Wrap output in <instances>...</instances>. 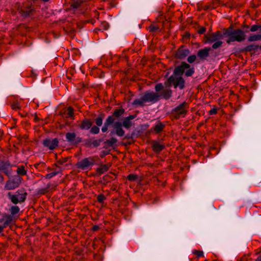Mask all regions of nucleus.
<instances>
[{"label": "nucleus", "mask_w": 261, "mask_h": 261, "mask_svg": "<svg viewBox=\"0 0 261 261\" xmlns=\"http://www.w3.org/2000/svg\"><path fill=\"white\" fill-rule=\"evenodd\" d=\"M34 10L31 7L27 8L26 9H22L20 11L21 15L24 17L30 16L33 14Z\"/></svg>", "instance_id": "nucleus-22"}, {"label": "nucleus", "mask_w": 261, "mask_h": 261, "mask_svg": "<svg viewBox=\"0 0 261 261\" xmlns=\"http://www.w3.org/2000/svg\"><path fill=\"white\" fill-rule=\"evenodd\" d=\"M190 54L189 49L184 45L180 46L176 51L175 57L179 60L185 59Z\"/></svg>", "instance_id": "nucleus-10"}, {"label": "nucleus", "mask_w": 261, "mask_h": 261, "mask_svg": "<svg viewBox=\"0 0 261 261\" xmlns=\"http://www.w3.org/2000/svg\"><path fill=\"white\" fill-rule=\"evenodd\" d=\"M239 261H248L247 257L246 256H243Z\"/></svg>", "instance_id": "nucleus-50"}, {"label": "nucleus", "mask_w": 261, "mask_h": 261, "mask_svg": "<svg viewBox=\"0 0 261 261\" xmlns=\"http://www.w3.org/2000/svg\"><path fill=\"white\" fill-rule=\"evenodd\" d=\"M43 145L50 150L55 149L59 144V140L57 138L50 139L46 138L42 142Z\"/></svg>", "instance_id": "nucleus-11"}, {"label": "nucleus", "mask_w": 261, "mask_h": 261, "mask_svg": "<svg viewBox=\"0 0 261 261\" xmlns=\"http://www.w3.org/2000/svg\"><path fill=\"white\" fill-rule=\"evenodd\" d=\"M165 127V124L161 121H158V123L152 128L154 132L159 134L161 133Z\"/></svg>", "instance_id": "nucleus-20"}, {"label": "nucleus", "mask_w": 261, "mask_h": 261, "mask_svg": "<svg viewBox=\"0 0 261 261\" xmlns=\"http://www.w3.org/2000/svg\"><path fill=\"white\" fill-rule=\"evenodd\" d=\"M82 3L83 1L82 0H77L72 3L71 7L73 9H77L81 6Z\"/></svg>", "instance_id": "nucleus-33"}, {"label": "nucleus", "mask_w": 261, "mask_h": 261, "mask_svg": "<svg viewBox=\"0 0 261 261\" xmlns=\"http://www.w3.org/2000/svg\"><path fill=\"white\" fill-rule=\"evenodd\" d=\"M40 165H44V163H39L35 164L34 166L36 168H38Z\"/></svg>", "instance_id": "nucleus-49"}, {"label": "nucleus", "mask_w": 261, "mask_h": 261, "mask_svg": "<svg viewBox=\"0 0 261 261\" xmlns=\"http://www.w3.org/2000/svg\"><path fill=\"white\" fill-rule=\"evenodd\" d=\"M97 156H91L79 161L75 165L77 168L82 170H90L98 160Z\"/></svg>", "instance_id": "nucleus-4"}, {"label": "nucleus", "mask_w": 261, "mask_h": 261, "mask_svg": "<svg viewBox=\"0 0 261 261\" xmlns=\"http://www.w3.org/2000/svg\"><path fill=\"white\" fill-rule=\"evenodd\" d=\"M51 186L52 185L50 184H48L45 188L39 189L38 190L37 193L40 195L46 193L49 191Z\"/></svg>", "instance_id": "nucleus-29"}, {"label": "nucleus", "mask_w": 261, "mask_h": 261, "mask_svg": "<svg viewBox=\"0 0 261 261\" xmlns=\"http://www.w3.org/2000/svg\"><path fill=\"white\" fill-rule=\"evenodd\" d=\"M23 179L19 175H14L11 179L6 181L4 187L5 190H11L18 188L22 182Z\"/></svg>", "instance_id": "nucleus-7"}, {"label": "nucleus", "mask_w": 261, "mask_h": 261, "mask_svg": "<svg viewBox=\"0 0 261 261\" xmlns=\"http://www.w3.org/2000/svg\"><path fill=\"white\" fill-rule=\"evenodd\" d=\"M100 132V129L97 126H92L90 130V133L92 134H98Z\"/></svg>", "instance_id": "nucleus-34"}, {"label": "nucleus", "mask_w": 261, "mask_h": 261, "mask_svg": "<svg viewBox=\"0 0 261 261\" xmlns=\"http://www.w3.org/2000/svg\"><path fill=\"white\" fill-rule=\"evenodd\" d=\"M12 165L9 161L0 160V171L3 172L6 175L9 176L10 172L9 169H10Z\"/></svg>", "instance_id": "nucleus-13"}, {"label": "nucleus", "mask_w": 261, "mask_h": 261, "mask_svg": "<svg viewBox=\"0 0 261 261\" xmlns=\"http://www.w3.org/2000/svg\"><path fill=\"white\" fill-rule=\"evenodd\" d=\"M256 261H261V255H259L257 257V258L256 259Z\"/></svg>", "instance_id": "nucleus-52"}, {"label": "nucleus", "mask_w": 261, "mask_h": 261, "mask_svg": "<svg viewBox=\"0 0 261 261\" xmlns=\"http://www.w3.org/2000/svg\"><path fill=\"white\" fill-rule=\"evenodd\" d=\"M259 48L258 45L254 44H250L246 46L243 49V51L246 52H250L256 50Z\"/></svg>", "instance_id": "nucleus-25"}, {"label": "nucleus", "mask_w": 261, "mask_h": 261, "mask_svg": "<svg viewBox=\"0 0 261 261\" xmlns=\"http://www.w3.org/2000/svg\"><path fill=\"white\" fill-rule=\"evenodd\" d=\"M11 108L14 110H18L20 109V106L17 101L14 102L11 106Z\"/></svg>", "instance_id": "nucleus-41"}, {"label": "nucleus", "mask_w": 261, "mask_h": 261, "mask_svg": "<svg viewBox=\"0 0 261 261\" xmlns=\"http://www.w3.org/2000/svg\"><path fill=\"white\" fill-rule=\"evenodd\" d=\"M193 253L197 255L198 257H202L203 256V252L202 251L194 250Z\"/></svg>", "instance_id": "nucleus-44"}, {"label": "nucleus", "mask_w": 261, "mask_h": 261, "mask_svg": "<svg viewBox=\"0 0 261 261\" xmlns=\"http://www.w3.org/2000/svg\"><path fill=\"white\" fill-rule=\"evenodd\" d=\"M224 37H228L226 42L229 44L230 42L237 41L242 42L245 40V33L241 29H233L230 27L224 30L223 32Z\"/></svg>", "instance_id": "nucleus-2"}, {"label": "nucleus", "mask_w": 261, "mask_h": 261, "mask_svg": "<svg viewBox=\"0 0 261 261\" xmlns=\"http://www.w3.org/2000/svg\"><path fill=\"white\" fill-rule=\"evenodd\" d=\"M111 167L110 164H105L101 165L99 168H97L96 170V173L99 175H101L105 172L108 171L110 167Z\"/></svg>", "instance_id": "nucleus-21"}, {"label": "nucleus", "mask_w": 261, "mask_h": 261, "mask_svg": "<svg viewBox=\"0 0 261 261\" xmlns=\"http://www.w3.org/2000/svg\"><path fill=\"white\" fill-rule=\"evenodd\" d=\"M159 29V27L158 25L151 24L148 27V30L150 32H154L157 31Z\"/></svg>", "instance_id": "nucleus-39"}, {"label": "nucleus", "mask_w": 261, "mask_h": 261, "mask_svg": "<svg viewBox=\"0 0 261 261\" xmlns=\"http://www.w3.org/2000/svg\"><path fill=\"white\" fill-rule=\"evenodd\" d=\"M261 40V34H252L248 38L249 42H254Z\"/></svg>", "instance_id": "nucleus-27"}, {"label": "nucleus", "mask_w": 261, "mask_h": 261, "mask_svg": "<svg viewBox=\"0 0 261 261\" xmlns=\"http://www.w3.org/2000/svg\"><path fill=\"white\" fill-rule=\"evenodd\" d=\"M189 108V103L184 101L172 109L171 114L175 119L184 118L188 113Z\"/></svg>", "instance_id": "nucleus-5"}, {"label": "nucleus", "mask_w": 261, "mask_h": 261, "mask_svg": "<svg viewBox=\"0 0 261 261\" xmlns=\"http://www.w3.org/2000/svg\"><path fill=\"white\" fill-rule=\"evenodd\" d=\"M73 109L71 107H68L66 111V115L67 118H70L72 119H74V112Z\"/></svg>", "instance_id": "nucleus-28"}, {"label": "nucleus", "mask_w": 261, "mask_h": 261, "mask_svg": "<svg viewBox=\"0 0 261 261\" xmlns=\"http://www.w3.org/2000/svg\"><path fill=\"white\" fill-rule=\"evenodd\" d=\"M206 31V28L205 27H200L197 31L199 34H203Z\"/></svg>", "instance_id": "nucleus-46"}, {"label": "nucleus", "mask_w": 261, "mask_h": 261, "mask_svg": "<svg viewBox=\"0 0 261 261\" xmlns=\"http://www.w3.org/2000/svg\"><path fill=\"white\" fill-rule=\"evenodd\" d=\"M99 228H100L98 225H94L92 228V230L94 231H96L98 230Z\"/></svg>", "instance_id": "nucleus-48"}, {"label": "nucleus", "mask_w": 261, "mask_h": 261, "mask_svg": "<svg viewBox=\"0 0 261 261\" xmlns=\"http://www.w3.org/2000/svg\"><path fill=\"white\" fill-rule=\"evenodd\" d=\"M5 217L6 218V220L4 223L3 226H0V233L2 232L4 229L8 226L12 221V217L10 215H6Z\"/></svg>", "instance_id": "nucleus-24"}, {"label": "nucleus", "mask_w": 261, "mask_h": 261, "mask_svg": "<svg viewBox=\"0 0 261 261\" xmlns=\"http://www.w3.org/2000/svg\"><path fill=\"white\" fill-rule=\"evenodd\" d=\"M258 30H261V25L254 24L251 27L250 31L252 32H254Z\"/></svg>", "instance_id": "nucleus-38"}, {"label": "nucleus", "mask_w": 261, "mask_h": 261, "mask_svg": "<svg viewBox=\"0 0 261 261\" xmlns=\"http://www.w3.org/2000/svg\"><path fill=\"white\" fill-rule=\"evenodd\" d=\"M195 73L194 67L185 62H181V64L176 66L173 71V75H171L166 82L164 83L165 86L170 87L172 84H174V87H179L180 90L183 89L185 86V80L181 76L185 73L187 77L191 76Z\"/></svg>", "instance_id": "nucleus-1"}, {"label": "nucleus", "mask_w": 261, "mask_h": 261, "mask_svg": "<svg viewBox=\"0 0 261 261\" xmlns=\"http://www.w3.org/2000/svg\"><path fill=\"white\" fill-rule=\"evenodd\" d=\"M196 60V56L195 55H192L188 57L187 61L189 63H192Z\"/></svg>", "instance_id": "nucleus-43"}, {"label": "nucleus", "mask_w": 261, "mask_h": 261, "mask_svg": "<svg viewBox=\"0 0 261 261\" xmlns=\"http://www.w3.org/2000/svg\"><path fill=\"white\" fill-rule=\"evenodd\" d=\"M209 114L210 115H215V114H216L217 113V108H213L212 109H211L210 111H209Z\"/></svg>", "instance_id": "nucleus-47"}, {"label": "nucleus", "mask_w": 261, "mask_h": 261, "mask_svg": "<svg viewBox=\"0 0 261 261\" xmlns=\"http://www.w3.org/2000/svg\"><path fill=\"white\" fill-rule=\"evenodd\" d=\"M125 139H128V138H129V137L128 136H126L125 137Z\"/></svg>", "instance_id": "nucleus-56"}, {"label": "nucleus", "mask_w": 261, "mask_h": 261, "mask_svg": "<svg viewBox=\"0 0 261 261\" xmlns=\"http://www.w3.org/2000/svg\"><path fill=\"white\" fill-rule=\"evenodd\" d=\"M102 1H104V2H105V1H106L107 0H102Z\"/></svg>", "instance_id": "nucleus-58"}, {"label": "nucleus", "mask_w": 261, "mask_h": 261, "mask_svg": "<svg viewBox=\"0 0 261 261\" xmlns=\"http://www.w3.org/2000/svg\"><path fill=\"white\" fill-rule=\"evenodd\" d=\"M101 140H95L92 142V144L94 147H98L100 145Z\"/></svg>", "instance_id": "nucleus-45"}, {"label": "nucleus", "mask_w": 261, "mask_h": 261, "mask_svg": "<svg viewBox=\"0 0 261 261\" xmlns=\"http://www.w3.org/2000/svg\"><path fill=\"white\" fill-rule=\"evenodd\" d=\"M7 215H5L4 216H3V217L1 219H0V223H2L3 222H5V221L6 220V218L5 217V216H6Z\"/></svg>", "instance_id": "nucleus-51"}, {"label": "nucleus", "mask_w": 261, "mask_h": 261, "mask_svg": "<svg viewBox=\"0 0 261 261\" xmlns=\"http://www.w3.org/2000/svg\"><path fill=\"white\" fill-rule=\"evenodd\" d=\"M10 210L11 214L14 215L18 213L20 209L18 206H12Z\"/></svg>", "instance_id": "nucleus-35"}, {"label": "nucleus", "mask_w": 261, "mask_h": 261, "mask_svg": "<svg viewBox=\"0 0 261 261\" xmlns=\"http://www.w3.org/2000/svg\"><path fill=\"white\" fill-rule=\"evenodd\" d=\"M115 119L113 116H108L105 121L103 126L101 128V131L103 133L107 132L109 126L114 123Z\"/></svg>", "instance_id": "nucleus-18"}, {"label": "nucleus", "mask_w": 261, "mask_h": 261, "mask_svg": "<svg viewBox=\"0 0 261 261\" xmlns=\"http://www.w3.org/2000/svg\"><path fill=\"white\" fill-rule=\"evenodd\" d=\"M68 157L62 158L58 160L57 163L60 165H64L69 160Z\"/></svg>", "instance_id": "nucleus-40"}, {"label": "nucleus", "mask_w": 261, "mask_h": 261, "mask_svg": "<svg viewBox=\"0 0 261 261\" xmlns=\"http://www.w3.org/2000/svg\"><path fill=\"white\" fill-rule=\"evenodd\" d=\"M0 177L2 180L4 179V177L2 175L0 176Z\"/></svg>", "instance_id": "nucleus-55"}, {"label": "nucleus", "mask_w": 261, "mask_h": 261, "mask_svg": "<svg viewBox=\"0 0 261 261\" xmlns=\"http://www.w3.org/2000/svg\"><path fill=\"white\" fill-rule=\"evenodd\" d=\"M58 168L59 169L58 170L54 171L53 172H51V173H48L47 174H46L45 176V178L46 179H50L53 177L58 174L61 171V170L60 167H58Z\"/></svg>", "instance_id": "nucleus-30"}, {"label": "nucleus", "mask_w": 261, "mask_h": 261, "mask_svg": "<svg viewBox=\"0 0 261 261\" xmlns=\"http://www.w3.org/2000/svg\"><path fill=\"white\" fill-rule=\"evenodd\" d=\"M211 47H205L204 48L199 49L197 54L198 58L201 60H204L209 56Z\"/></svg>", "instance_id": "nucleus-15"}, {"label": "nucleus", "mask_w": 261, "mask_h": 261, "mask_svg": "<svg viewBox=\"0 0 261 261\" xmlns=\"http://www.w3.org/2000/svg\"><path fill=\"white\" fill-rule=\"evenodd\" d=\"M92 125V122L90 120L88 119H85L81 122L79 126L82 129L87 130L90 128Z\"/></svg>", "instance_id": "nucleus-19"}, {"label": "nucleus", "mask_w": 261, "mask_h": 261, "mask_svg": "<svg viewBox=\"0 0 261 261\" xmlns=\"http://www.w3.org/2000/svg\"><path fill=\"white\" fill-rule=\"evenodd\" d=\"M137 178L138 176L135 174H130L127 177V179L129 181H135Z\"/></svg>", "instance_id": "nucleus-42"}, {"label": "nucleus", "mask_w": 261, "mask_h": 261, "mask_svg": "<svg viewBox=\"0 0 261 261\" xmlns=\"http://www.w3.org/2000/svg\"><path fill=\"white\" fill-rule=\"evenodd\" d=\"M106 25H107V24H105L104 25V29L105 30H107L108 29V27Z\"/></svg>", "instance_id": "nucleus-54"}, {"label": "nucleus", "mask_w": 261, "mask_h": 261, "mask_svg": "<svg viewBox=\"0 0 261 261\" xmlns=\"http://www.w3.org/2000/svg\"><path fill=\"white\" fill-rule=\"evenodd\" d=\"M47 170L48 172H49V171H51L52 169L50 167H48Z\"/></svg>", "instance_id": "nucleus-53"}, {"label": "nucleus", "mask_w": 261, "mask_h": 261, "mask_svg": "<svg viewBox=\"0 0 261 261\" xmlns=\"http://www.w3.org/2000/svg\"><path fill=\"white\" fill-rule=\"evenodd\" d=\"M27 193L23 190H18L13 194L11 192L8 193V197L13 204H16L18 203L23 202L27 198Z\"/></svg>", "instance_id": "nucleus-6"}, {"label": "nucleus", "mask_w": 261, "mask_h": 261, "mask_svg": "<svg viewBox=\"0 0 261 261\" xmlns=\"http://www.w3.org/2000/svg\"><path fill=\"white\" fill-rule=\"evenodd\" d=\"M159 100V93L153 91H146L143 95L138 99H135L133 102L134 106H143L144 103L148 102L154 103Z\"/></svg>", "instance_id": "nucleus-3"}, {"label": "nucleus", "mask_w": 261, "mask_h": 261, "mask_svg": "<svg viewBox=\"0 0 261 261\" xmlns=\"http://www.w3.org/2000/svg\"><path fill=\"white\" fill-rule=\"evenodd\" d=\"M118 141V140L116 138L112 137L109 140H107L104 142L103 144L105 145L104 147L107 148L109 147H112Z\"/></svg>", "instance_id": "nucleus-23"}, {"label": "nucleus", "mask_w": 261, "mask_h": 261, "mask_svg": "<svg viewBox=\"0 0 261 261\" xmlns=\"http://www.w3.org/2000/svg\"><path fill=\"white\" fill-rule=\"evenodd\" d=\"M16 172L20 176L25 175L27 173L24 166L18 167L17 169Z\"/></svg>", "instance_id": "nucleus-31"}, {"label": "nucleus", "mask_w": 261, "mask_h": 261, "mask_svg": "<svg viewBox=\"0 0 261 261\" xmlns=\"http://www.w3.org/2000/svg\"><path fill=\"white\" fill-rule=\"evenodd\" d=\"M114 133V131H112L111 133V135H113V134Z\"/></svg>", "instance_id": "nucleus-57"}, {"label": "nucleus", "mask_w": 261, "mask_h": 261, "mask_svg": "<svg viewBox=\"0 0 261 261\" xmlns=\"http://www.w3.org/2000/svg\"><path fill=\"white\" fill-rule=\"evenodd\" d=\"M103 116L102 115L98 116L95 119V122L97 126H100L102 124Z\"/></svg>", "instance_id": "nucleus-32"}, {"label": "nucleus", "mask_w": 261, "mask_h": 261, "mask_svg": "<svg viewBox=\"0 0 261 261\" xmlns=\"http://www.w3.org/2000/svg\"><path fill=\"white\" fill-rule=\"evenodd\" d=\"M122 126V122L120 121L115 122L113 125V128L115 129V134L118 137H123L125 134Z\"/></svg>", "instance_id": "nucleus-16"}, {"label": "nucleus", "mask_w": 261, "mask_h": 261, "mask_svg": "<svg viewBox=\"0 0 261 261\" xmlns=\"http://www.w3.org/2000/svg\"><path fill=\"white\" fill-rule=\"evenodd\" d=\"M222 44L223 42L220 40H218L214 42V43L212 45V48L216 49L219 47H220Z\"/></svg>", "instance_id": "nucleus-36"}, {"label": "nucleus", "mask_w": 261, "mask_h": 261, "mask_svg": "<svg viewBox=\"0 0 261 261\" xmlns=\"http://www.w3.org/2000/svg\"><path fill=\"white\" fill-rule=\"evenodd\" d=\"M151 148L153 151L156 153H160L165 148V145L156 140H153L151 142Z\"/></svg>", "instance_id": "nucleus-12"}, {"label": "nucleus", "mask_w": 261, "mask_h": 261, "mask_svg": "<svg viewBox=\"0 0 261 261\" xmlns=\"http://www.w3.org/2000/svg\"><path fill=\"white\" fill-rule=\"evenodd\" d=\"M224 37L223 33H222L220 31H217L211 34H207L205 35V42L212 43L218 40L223 39Z\"/></svg>", "instance_id": "nucleus-9"}, {"label": "nucleus", "mask_w": 261, "mask_h": 261, "mask_svg": "<svg viewBox=\"0 0 261 261\" xmlns=\"http://www.w3.org/2000/svg\"><path fill=\"white\" fill-rule=\"evenodd\" d=\"M66 139L67 141L73 144H78L82 141V138L79 137H76L74 133H66Z\"/></svg>", "instance_id": "nucleus-14"}, {"label": "nucleus", "mask_w": 261, "mask_h": 261, "mask_svg": "<svg viewBox=\"0 0 261 261\" xmlns=\"http://www.w3.org/2000/svg\"><path fill=\"white\" fill-rule=\"evenodd\" d=\"M155 90L156 93L162 91L161 93L159 94V100L161 98L168 100L172 96V90L169 88L164 89V86L162 83H159L155 85Z\"/></svg>", "instance_id": "nucleus-8"}, {"label": "nucleus", "mask_w": 261, "mask_h": 261, "mask_svg": "<svg viewBox=\"0 0 261 261\" xmlns=\"http://www.w3.org/2000/svg\"><path fill=\"white\" fill-rule=\"evenodd\" d=\"M106 196L102 194H100L98 195V196L97 197V201L100 203H103V202L106 200Z\"/></svg>", "instance_id": "nucleus-37"}, {"label": "nucleus", "mask_w": 261, "mask_h": 261, "mask_svg": "<svg viewBox=\"0 0 261 261\" xmlns=\"http://www.w3.org/2000/svg\"><path fill=\"white\" fill-rule=\"evenodd\" d=\"M136 115H130L128 117H125L122 121V125L126 129H129L132 126V120L135 118Z\"/></svg>", "instance_id": "nucleus-17"}, {"label": "nucleus", "mask_w": 261, "mask_h": 261, "mask_svg": "<svg viewBox=\"0 0 261 261\" xmlns=\"http://www.w3.org/2000/svg\"><path fill=\"white\" fill-rule=\"evenodd\" d=\"M124 113V109H123V108L118 109H116L114 111L113 115H110V116H113V118L115 119V117L119 118V117H121V116H122L123 115Z\"/></svg>", "instance_id": "nucleus-26"}]
</instances>
